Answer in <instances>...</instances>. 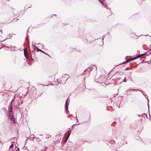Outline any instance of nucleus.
Here are the masks:
<instances>
[{
	"mask_svg": "<svg viewBox=\"0 0 151 151\" xmlns=\"http://www.w3.org/2000/svg\"><path fill=\"white\" fill-rule=\"evenodd\" d=\"M12 107L11 106H10L8 107V110L7 112V115L8 116L9 118L13 121V122L14 123L15 122V120L14 119H13L12 120L14 117L13 116L12 114Z\"/></svg>",
	"mask_w": 151,
	"mask_h": 151,
	"instance_id": "f257e3e1",
	"label": "nucleus"
},
{
	"mask_svg": "<svg viewBox=\"0 0 151 151\" xmlns=\"http://www.w3.org/2000/svg\"><path fill=\"white\" fill-rule=\"evenodd\" d=\"M68 98L65 102V111L66 112L68 113L69 112L68 111V105L69 104V103H68Z\"/></svg>",
	"mask_w": 151,
	"mask_h": 151,
	"instance_id": "f03ea898",
	"label": "nucleus"
},
{
	"mask_svg": "<svg viewBox=\"0 0 151 151\" xmlns=\"http://www.w3.org/2000/svg\"><path fill=\"white\" fill-rule=\"evenodd\" d=\"M17 105H16V109H19V104H22L23 102V101L21 99H19L18 101H17Z\"/></svg>",
	"mask_w": 151,
	"mask_h": 151,
	"instance_id": "7ed1b4c3",
	"label": "nucleus"
},
{
	"mask_svg": "<svg viewBox=\"0 0 151 151\" xmlns=\"http://www.w3.org/2000/svg\"><path fill=\"white\" fill-rule=\"evenodd\" d=\"M127 91H140L141 92H142V91H141V90H140L139 89H128V90H127Z\"/></svg>",
	"mask_w": 151,
	"mask_h": 151,
	"instance_id": "20e7f679",
	"label": "nucleus"
},
{
	"mask_svg": "<svg viewBox=\"0 0 151 151\" xmlns=\"http://www.w3.org/2000/svg\"><path fill=\"white\" fill-rule=\"evenodd\" d=\"M93 66L94 67H91V66L89 68V70H90V71H91L93 69H94V70H95V71H96L97 70V67L95 65H93Z\"/></svg>",
	"mask_w": 151,
	"mask_h": 151,
	"instance_id": "39448f33",
	"label": "nucleus"
},
{
	"mask_svg": "<svg viewBox=\"0 0 151 151\" xmlns=\"http://www.w3.org/2000/svg\"><path fill=\"white\" fill-rule=\"evenodd\" d=\"M40 51L41 52H42V53L48 55L49 56H50L48 54L46 53H45V52L44 51H42V50H41V49H39V48H37V51Z\"/></svg>",
	"mask_w": 151,
	"mask_h": 151,
	"instance_id": "423d86ee",
	"label": "nucleus"
},
{
	"mask_svg": "<svg viewBox=\"0 0 151 151\" xmlns=\"http://www.w3.org/2000/svg\"><path fill=\"white\" fill-rule=\"evenodd\" d=\"M24 54L25 56V57L26 58H27V51L25 49H24Z\"/></svg>",
	"mask_w": 151,
	"mask_h": 151,
	"instance_id": "0eeeda50",
	"label": "nucleus"
},
{
	"mask_svg": "<svg viewBox=\"0 0 151 151\" xmlns=\"http://www.w3.org/2000/svg\"><path fill=\"white\" fill-rule=\"evenodd\" d=\"M115 142L114 140H111L110 142H108L107 143V145H109V144L110 143L111 144H113L115 143Z\"/></svg>",
	"mask_w": 151,
	"mask_h": 151,
	"instance_id": "6e6552de",
	"label": "nucleus"
},
{
	"mask_svg": "<svg viewBox=\"0 0 151 151\" xmlns=\"http://www.w3.org/2000/svg\"><path fill=\"white\" fill-rule=\"evenodd\" d=\"M68 138H69L68 137H66V138H65V140H64V143H65L67 142L68 139Z\"/></svg>",
	"mask_w": 151,
	"mask_h": 151,
	"instance_id": "1a4fd4ad",
	"label": "nucleus"
},
{
	"mask_svg": "<svg viewBox=\"0 0 151 151\" xmlns=\"http://www.w3.org/2000/svg\"><path fill=\"white\" fill-rule=\"evenodd\" d=\"M140 56H143V55H148L149 54H147L146 53H144L142 54H140Z\"/></svg>",
	"mask_w": 151,
	"mask_h": 151,
	"instance_id": "9d476101",
	"label": "nucleus"
},
{
	"mask_svg": "<svg viewBox=\"0 0 151 151\" xmlns=\"http://www.w3.org/2000/svg\"><path fill=\"white\" fill-rule=\"evenodd\" d=\"M103 5H104V4L101 0H98Z\"/></svg>",
	"mask_w": 151,
	"mask_h": 151,
	"instance_id": "9b49d317",
	"label": "nucleus"
},
{
	"mask_svg": "<svg viewBox=\"0 0 151 151\" xmlns=\"http://www.w3.org/2000/svg\"><path fill=\"white\" fill-rule=\"evenodd\" d=\"M147 101H148V111H149V100L148 98H147ZM149 115H150V113H149Z\"/></svg>",
	"mask_w": 151,
	"mask_h": 151,
	"instance_id": "f8f14e48",
	"label": "nucleus"
},
{
	"mask_svg": "<svg viewBox=\"0 0 151 151\" xmlns=\"http://www.w3.org/2000/svg\"><path fill=\"white\" fill-rule=\"evenodd\" d=\"M135 59H136V58L135 57H134L133 58H131V60H129V61H131L134 60H135Z\"/></svg>",
	"mask_w": 151,
	"mask_h": 151,
	"instance_id": "ddd939ff",
	"label": "nucleus"
},
{
	"mask_svg": "<svg viewBox=\"0 0 151 151\" xmlns=\"http://www.w3.org/2000/svg\"><path fill=\"white\" fill-rule=\"evenodd\" d=\"M35 137L34 135V134H32L30 136V138H31L34 139Z\"/></svg>",
	"mask_w": 151,
	"mask_h": 151,
	"instance_id": "4468645a",
	"label": "nucleus"
},
{
	"mask_svg": "<svg viewBox=\"0 0 151 151\" xmlns=\"http://www.w3.org/2000/svg\"><path fill=\"white\" fill-rule=\"evenodd\" d=\"M38 44L41 45L42 46V49L44 47V45L43 44H42L40 43H39Z\"/></svg>",
	"mask_w": 151,
	"mask_h": 151,
	"instance_id": "2eb2a0df",
	"label": "nucleus"
},
{
	"mask_svg": "<svg viewBox=\"0 0 151 151\" xmlns=\"http://www.w3.org/2000/svg\"><path fill=\"white\" fill-rule=\"evenodd\" d=\"M130 61H129V60H127V61H124L122 63L123 64H125V63H126L128 62H129Z\"/></svg>",
	"mask_w": 151,
	"mask_h": 151,
	"instance_id": "dca6fc26",
	"label": "nucleus"
},
{
	"mask_svg": "<svg viewBox=\"0 0 151 151\" xmlns=\"http://www.w3.org/2000/svg\"><path fill=\"white\" fill-rule=\"evenodd\" d=\"M140 57V55H138L137 56H136L135 57L136 58V59H137V58H139Z\"/></svg>",
	"mask_w": 151,
	"mask_h": 151,
	"instance_id": "f3484780",
	"label": "nucleus"
},
{
	"mask_svg": "<svg viewBox=\"0 0 151 151\" xmlns=\"http://www.w3.org/2000/svg\"><path fill=\"white\" fill-rule=\"evenodd\" d=\"M13 146V145L12 144H11V145H10V147L9 148V149H10V148Z\"/></svg>",
	"mask_w": 151,
	"mask_h": 151,
	"instance_id": "a211bd4d",
	"label": "nucleus"
},
{
	"mask_svg": "<svg viewBox=\"0 0 151 151\" xmlns=\"http://www.w3.org/2000/svg\"><path fill=\"white\" fill-rule=\"evenodd\" d=\"M126 77H125L124 80L123 81V82H127L126 80Z\"/></svg>",
	"mask_w": 151,
	"mask_h": 151,
	"instance_id": "6ab92c4d",
	"label": "nucleus"
},
{
	"mask_svg": "<svg viewBox=\"0 0 151 151\" xmlns=\"http://www.w3.org/2000/svg\"><path fill=\"white\" fill-rule=\"evenodd\" d=\"M149 50H151V44L149 46Z\"/></svg>",
	"mask_w": 151,
	"mask_h": 151,
	"instance_id": "aec40b11",
	"label": "nucleus"
},
{
	"mask_svg": "<svg viewBox=\"0 0 151 151\" xmlns=\"http://www.w3.org/2000/svg\"><path fill=\"white\" fill-rule=\"evenodd\" d=\"M105 37V35H104L103 36V37H102V40H104V38Z\"/></svg>",
	"mask_w": 151,
	"mask_h": 151,
	"instance_id": "412c9836",
	"label": "nucleus"
},
{
	"mask_svg": "<svg viewBox=\"0 0 151 151\" xmlns=\"http://www.w3.org/2000/svg\"><path fill=\"white\" fill-rule=\"evenodd\" d=\"M11 47H12V46L11 45H9V46H7L6 47H7V48H11Z\"/></svg>",
	"mask_w": 151,
	"mask_h": 151,
	"instance_id": "4be33fe9",
	"label": "nucleus"
},
{
	"mask_svg": "<svg viewBox=\"0 0 151 151\" xmlns=\"http://www.w3.org/2000/svg\"><path fill=\"white\" fill-rule=\"evenodd\" d=\"M70 132L69 133H68V136L67 137H69V136H70Z\"/></svg>",
	"mask_w": 151,
	"mask_h": 151,
	"instance_id": "5701e85b",
	"label": "nucleus"
},
{
	"mask_svg": "<svg viewBox=\"0 0 151 151\" xmlns=\"http://www.w3.org/2000/svg\"><path fill=\"white\" fill-rule=\"evenodd\" d=\"M104 4V6H106V8H107V9H108V7H107V5H106V4Z\"/></svg>",
	"mask_w": 151,
	"mask_h": 151,
	"instance_id": "b1692460",
	"label": "nucleus"
},
{
	"mask_svg": "<svg viewBox=\"0 0 151 151\" xmlns=\"http://www.w3.org/2000/svg\"><path fill=\"white\" fill-rule=\"evenodd\" d=\"M35 48H33V51H32V52H33V51H34V50H35Z\"/></svg>",
	"mask_w": 151,
	"mask_h": 151,
	"instance_id": "393cba45",
	"label": "nucleus"
},
{
	"mask_svg": "<svg viewBox=\"0 0 151 151\" xmlns=\"http://www.w3.org/2000/svg\"><path fill=\"white\" fill-rule=\"evenodd\" d=\"M142 93V94H143L144 95V96H145V97L147 99V97H146V95H145V94H143V93Z\"/></svg>",
	"mask_w": 151,
	"mask_h": 151,
	"instance_id": "a878e982",
	"label": "nucleus"
},
{
	"mask_svg": "<svg viewBox=\"0 0 151 151\" xmlns=\"http://www.w3.org/2000/svg\"><path fill=\"white\" fill-rule=\"evenodd\" d=\"M4 47H7V46H6V45H4Z\"/></svg>",
	"mask_w": 151,
	"mask_h": 151,
	"instance_id": "bb28decb",
	"label": "nucleus"
},
{
	"mask_svg": "<svg viewBox=\"0 0 151 151\" xmlns=\"http://www.w3.org/2000/svg\"><path fill=\"white\" fill-rule=\"evenodd\" d=\"M13 139L14 140L16 139V138L15 137H14L13 138Z\"/></svg>",
	"mask_w": 151,
	"mask_h": 151,
	"instance_id": "cd10ccee",
	"label": "nucleus"
},
{
	"mask_svg": "<svg viewBox=\"0 0 151 151\" xmlns=\"http://www.w3.org/2000/svg\"><path fill=\"white\" fill-rule=\"evenodd\" d=\"M76 119L77 120V121L78 122V118L76 117Z\"/></svg>",
	"mask_w": 151,
	"mask_h": 151,
	"instance_id": "c85d7f7f",
	"label": "nucleus"
},
{
	"mask_svg": "<svg viewBox=\"0 0 151 151\" xmlns=\"http://www.w3.org/2000/svg\"><path fill=\"white\" fill-rule=\"evenodd\" d=\"M19 148L18 147V148H17V150H18V151H19Z\"/></svg>",
	"mask_w": 151,
	"mask_h": 151,
	"instance_id": "c756f323",
	"label": "nucleus"
},
{
	"mask_svg": "<svg viewBox=\"0 0 151 151\" xmlns=\"http://www.w3.org/2000/svg\"><path fill=\"white\" fill-rule=\"evenodd\" d=\"M56 16V15H55V14H53V15H52V16Z\"/></svg>",
	"mask_w": 151,
	"mask_h": 151,
	"instance_id": "7c9ffc66",
	"label": "nucleus"
},
{
	"mask_svg": "<svg viewBox=\"0 0 151 151\" xmlns=\"http://www.w3.org/2000/svg\"><path fill=\"white\" fill-rule=\"evenodd\" d=\"M76 124H74L73 125V126H76Z\"/></svg>",
	"mask_w": 151,
	"mask_h": 151,
	"instance_id": "2f4dec72",
	"label": "nucleus"
},
{
	"mask_svg": "<svg viewBox=\"0 0 151 151\" xmlns=\"http://www.w3.org/2000/svg\"><path fill=\"white\" fill-rule=\"evenodd\" d=\"M35 138L37 139H39V138L38 137H36Z\"/></svg>",
	"mask_w": 151,
	"mask_h": 151,
	"instance_id": "473e14b6",
	"label": "nucleus"
},
{
	"mask_svg": "<svg viewBox=\"0 0 151 151\" xmlns=\"http://www.w3.org/2000/svg\"><path fill=\"white\" fill-rule=\"evenodd\" d=\"M0 31H1V33H2V31H2V30L1 29Z\"/></svg>",
	"mask_w": 151,
	"mask_h": 151,
	"instance_id": "72a5a7b5",
	"label": "nucleus"
},
{
	"mask_svg": "<svg viewBox=\"0 0 151 151\" xmlns=\"http://www.w3.org/2000/svg\"><path fill=\"white\" fill-rule=\"evenodd\" d=\"M144 114H145L146 116H147V115L145 114L144 113Z\"/></svg>",
	"mask_w": 151,
	"mask_h": 151,
	"instance_id": "f704fd0d",
	"label": "nucleus"
},
{
	"mask_svg": "<svg viewBox=\"0 0 151 151\" xmlns=\"http://www.w3.org/2000/svg\"><path fill=\"white\" fill-rule=\"evenodd\" d=\"M73 125L72 126V128H73Z\"/></svg>",
	"mask_w": 151,
	"mask_h": 151,
	"instance_id": "c9c22d12",
	"label": "nucleus"
},
{
	"mask_svg": "<svg viewBox=\"0 0 151 151\" xmlns=\"http://www.w3.org/2000/svg\"><path fill=\"white\" fill-rule=\"evenodd\" d=\"M50 137H51V136L50 135H49Z\"/></svg>",
	"mask_w": 151,
	"mask_h": 151,
	"instance_id": "e433bc0d",
	"label": "nucleus"
},
{
	"mask_svg": "<svg viewBox=\"0 0 151 151\" xmlns=\"http://www.w3.org/2000/svg\"><path fill=\"white\" fill-rule=\"evenodd\" d=\"M33 47H35V46L34 45H32Z\"/></svg>",
	"mask_w": 151,
	"mask_h": 151,
	"instance_id": "4c0bfd02",
	"label": "nucleus"
},
{
	"mask_svg": "<svg viewBox=\"0 0 151 151\" xmlns=\"http://www.w3.org/2000/svg\"><path fill=\"white\" fill-rule=\"evenodd\" d=\"M137 116H140V115H137Z\"/></svg>",
	"mask_w": 151,
	"mask_h": 151,
	"instance_id": "58836bf2",
	"label": "nucleus"
},
{
	"mask_svg": "<svg viewBox=\"0 0 151 151\" xmlns=\"http://www.w3.org/2000/svg\"><path fill=\"white\" fill-rule=\"evenodd\" d=\"M128 60H131V58L129 59Z\"/></svg>",
	"mask_w": 151,
	"mask_h": 151,
	"instance_id": "ea45409f",
	"label": "nucleus"
},
{
	"mask_svg": "<svg viewBox=\"0 0 151 151\" xmlns=\"http://www.w3.org/2000/svg\"><path fill=\"white\" fill-rule=\"evenodd\" d=\"M5 41V40H4L2 41V42H3Z\"/></svg>",
	"mask_w": 151,
	"mask_h": 151,
	"instance_id": "a19ab883",
	"label": "nucleus"
},
{
	"mask_svg": "<svg viewBox=\"0 0 151 151\" xmlns=\"http://www.w3.org/2000/svg\"><path fill=\"white\" fill-rule=\"evenodd\" d=\"M5 41V40H4L2 41V42H3Z\"/></svg>",
	"mask_w": 151,
	"mask_h": 151,
	"instance_id": "79ce46f5",
	"label": "nucleus"
},
{
	"mask_svg": "<svg viewBox=\"0 0 151 151\" xmlns=\"http://www.w3.org/2000/svg\"><path fill=\"white\" fill-rule=\"evenodd\" d=\"M5 41V40H4L2 41V42H3Z\"/></svg>",
	"mask_w": 151,
	"mask_h": 151,
	"instance_id": "37998d69",
	"label": "nucleus"
},
{
	"mask_svg": "<svg viewBox=\"0 0 151 151\" xmlns=\"http://www.w3.org/2000/svg\"><path fill=\"white\" fill-rule=\"evenodd\" d=\"M5 41V40H4L2 41V42H3Z\"/></svg>",
	"mask_w": 151,
	"mask_h": 151,
	"instance_id": "c03bdc74",
	"label": "nucleus"
},
{
	"mask_svg": "<svg viewBox=\"0 0 151 151\" xmlns=\"http://www.w3.org/2000/svg\"><path fill=\"white\" fill-rule=\"evenodd\" d=\"M51 85H53V84H51Z\"/></svg>",
	"mask_w": 151,
	"mask_h": 151,
	"instance_id": "a18cd8bd",
	"label": "nucleus"
},
{
	"mask_svg": "<svg viewBox=\"0 0 151 151\" xmlns=\"http://www.w3.org/2000/svg\"><path fill=\"white\" fill-rule=\"evenodd\" d=\"M27 33H28V32H27Z\"/></svg>",
	"mask_w": 151,
	"mask_h": 151,
	"instance_id": "49530a36",
	"label": "nucleus"
},
{
	"mask_svg": "<svg viewBox=\"0 0 151 151\" xmlns=\"http://www.w3.org/2000/svg\"><path fill=\"white\" fill-rule=\"evenodd\" d=\"M27 33H28V32H27Z\"/></svg>",
	"mask_w": 151,
	"mask_h": 151,
	"instance_id": "de8ad7c7",
	"label": "nucleus"
},
{
	"mask_svg": "<svg viewBox=\"0 0 151 151\" xmlns=\"http://www.w3.org/2000/svg\"><path fill=\"white\" fill-rule=\"evenodd\" d=\"M16 20H19V19H17Z\"/></svg>",
	"mask_w": 151,
	"mask_h": 151,
	"instance_id": "09e8293b",
	"label": "nucleus"
},
{
	"mask_svg": "<svg viewBox=\"0 0 151 151\" xmlns=\"http://www.w3.org/2000/svg\"><path fill=\"white\" fill-rule=\"evenodd\" d=\"M28 29H27V32H28Z\"/></svg>",
	"mask_w": 151,
	"mask_h": 151,
	"instance_id": "8fccbe9b",
	"label": "nucleus"
},
{
	"mask_svg": "<svg viewBox=\"0 0 151 151\" xmlns=\"http://www.w3.org/2000/svg\"><path fill=\"white\" fill-rule=\"evenodd\" d=\"M39 135L40 136H42V135Z\"/></svg>",
	"mask_w": 151,
	"mask_h": 151,
	"instance_id": "3c124183",
	"label": "nucleus"
},
{
	"mask_svg": "<svg viewBox=\"0 0 151 151\" xmlns=\"http://www.w3.org/2000/svg\"><path fill=\"white\" fill-rule=\"evenodd\" d=\"M12 102V101H11L10 103H11Z\"/></svg>",
	"mask_w": 151,
	"mask_h": 151,
	"instance_id": "603ef678",
	"label": "nucleus"
}]
</instances>
